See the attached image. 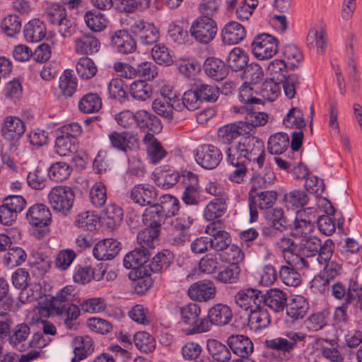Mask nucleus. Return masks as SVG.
<instances>
[{
  "label": "nucleus",
  "mask_w": 362,
  "mask_h": 362,
  "mask_svg": "<svg viewBox=\"0 0 362 362\" xmlns=\"http://www.w3.org/2000/svg\"><path fill=\"white\" fill-rule=\"evenodd\" d=\"M84 21L87 27L94 32H100L104 30L108 23L106 16L95 10H90L86 12Z\"/></svg>",
  "instance_id": "obj_46"
},
{
  "label": "nucleus",
  "mask_w": 362,
  "mask_h": 362,
  "mask_svg": "<svg viewBox=\"0 0 362 362\" xmlns=\"http://www.w3.org/2000/svg\"><path fill=\"white\" fill-rule=\"evenodd\" d=\"M28 222L36 226H47L51 220L49 209L44 204H35L30 207L26 214Z\"/></svg>",
  "instance_id": "obj_25"
},
{
  "label": "nucleus",
  "mask_w": 362,
  "mask_h": 362,
  "mask_svg": "<svg viewBox=\"0 0 362 362\" xmlns=\"http://www.w3.org/2000/svg\"><path fill=\"white\" fill-rule=\"evenodd\" d=\"M143 141L146 146L148 158L151 163L157 164L165 157L167 154L166 151L153 134H146Z\"/></svg>",
  "instance_id": "obj_29"
},
{
  "label": "nucleus",
  "mask_w": 362,
  "mask_h": 362,
  "mask_svg": "<svg viewBox=\"0 0 362 362\" xmlns=\"http://www.w3.org/2000/svg\"><path fill=\"white\" fill-rule=\"evenodd\" d=\"M217 25L211 18L206 16L198 17L190 27L191 35L202 44H208L214 40L217 33Z\"/></svg>",
  "instance_id": "obj_5"
},
{
  "label": "nucleus",
  "mask_w": 362,
  "mask_h": 362,
  "mask_svg": "<svg viewBox=\"0 0 362 362\" xmlns=\"http://www.w3.org/2000/svg\"><path fill=\"white\" fill-rule=\"evenodd\" d=\"M287 295L278 288H271L265 293H262V304L268 306L274 312H280L286 305Z\"/></svg>",
  "instance_id": "obj_23"
},
{
  "label": "nucleus",
  "mask_w": 362,
  "mask_h": 362,
  "mask_svg": "<svg viewBox=\"0 0 362 362\" xmlns=\"http://www.w3.org/2000/svg\"><path fill=\"white\" fill-rule=\"evenodd\" d=\"M120 249L119 242L115 239L106 238L95 245L93 255L98 260L112 259L119 253Z\"/></svg>",
  "instance_id": "obj_16"
},
{
  "label": "nucleus",
  "mask_w": 362,
  "mask_h": 362,
  "mask_svg": "<svg viewBox=\"0 0 362 362\" xmlns=\"http://www.w3.org/2000/svg\"><path fill=\"white\" fill-rule=\"evenodd\" d=\"M80 313V308L74 304L60 307L59 310H54V315L59 317L66 328L74 330L78 328L79 323L76 322V320Z\"/></svg>",
  "instance_id": "obj_31"
},
{
  "label": "nucleus",
  "mask_w": 362,
  "mask_h": 362,
  "mask_svg": "<svg viewBox=\"0 0 362 362\" xmlns=\"http://www.w3.org/2000/svg\"><path fill=\"white\" fill-rule=\"evenodd\" d=\"M74 297V288L71 286H66L62 288L55 296L49 298L51 304L54 310H59L60 307H64L68 305H73L71 301Z\"/></svg>",
  "instance_id": "obj_52"
},
{
  "label": "nucleus",
  "mask_w": 362,
  "mask_h": 362,
  "mask_svg": "<svg viewBox=\"0 0 362 362\" xmlns=\"http://www.w3.org/2000/svg\"><path fill=\"white\" fill-rule=\"evenodd\" d=\"M216 287L210 281H200L191 285L188 289L189 296L195 300L206 301L216 296Z\"/></svg>",
  "instance_id": "obj_21"
},
{
  "label": "nucleus",
  "mask_w": 362,
  "mask_h": 362,
  "mask_svg": "<svg viewBox=\"0 0 362 362\" xmlns=\"http://www.w3.org/2000/svg\"><path fill=\"white\" fill-rule=\"evenodd\" d=\"M238 141L243 149L241 152L245 153L247 160L256 165L259 169H262L264 165L266 157L262 140L247 133L240 137Z\"/></svg>",
  "instance_id": "obj_3"
},
{
  "label": "nucleus",
  "mask_w": 362,
  "mask_h": 362,
  "mask_svg": "<svg viewBox=\"0 0 362 362\" xmlns=\"http://www.w3.org/2000/svg\"><path fill=\"white\" fill-rule=\"evenodd\" d=\"M131 31L136 35L143 45H152L159 38V33L153 24L144 20H137L131 25Z\"/></svg>",
  "instance_id": "obj_12"
},
{
  "label": "nucleus",
  "mask_w": 362,
  "mask_h": 362,
  "mask_svg": "<svg viewBox=\"0 0 362 362\" xmlns=\"http://www.w3.org/2000/svg\"><path fill=\"white\" fill-rule=\"evenodd\" d=\"M307 42L309 46L316 47L318 54H322L325 52L327 42L325 31L322 29L310 30L307 37Z\"/></svg>",
  "instance_id": "obj_61"
},
{
  "label": "nucleus",
  "mask_w": 362,
  "mask_h": 362,
  "mask_svg": "<svg viewBox=\"0 0 362 362\" xmlns=\"http://www.w3.org/2000/svg\"><path fill=\"white\" fill-rule=\"evenodd\" d=\"M10 322L9 333L7 336V339L9 344L19 351L24 350V342L28 338L30 334V328L26 323H20L11 328L13 320L10 317H6L4 320L0 322Z\"/></svg>",
  "instance_id": "obj_13"
},
{
  "label": "nucleus",
  "mask_w": 362,
  "mask_h": 362,
  "mask_svg": "<svg viewBox=\"0 0 362 362\" xmlns=\"http://www.w3.org/2000/svg\"><path fill=\"white\" fill-rule=\"evenodd\" d=\"M150 256L149 251L146 249L136 248L128 252L123 259V265L126 269L136 270L141 267L146 269L147 260Z\"/></svg>",
  "instance_id": "obj_26"
},
{
  "label": "nucleus",
  "mask_w": 362,
  "mask_h": 362,
  "mask_svg": "<svg viewBox=\"0 0 362 362\" xmlns=\"http://www.w3.org/2000/svg\"><path fill=\"white\" fill-rule=\"evenodd\" d=\"M77 87L76 78L73 76L71 71L65 70L60 76L59 88L62 96L69 98L72 96Z\"/></svg>",
  "instance_id": "obj_57"
},
{
  "label": "nucleus",
  "mask_w": 362,
  "mask_h": 362,
  "mask_svg": "<svg viewBox=\"0 0 362 362\" xmlns=\"http://www.w3.org/2000/svg\"><path fill=\"white\" fill-rule=\"evenodd\" d=\"M165 218H166L160 213V210L156 204L146 209L143 214V222L144 225L153 229L159 230Z\"/></svg>",
  "instance_id": "obj_49"
},
{
  "label": "nucleus",
  "mask_w": 362,
  "mask_h": 362,
  "mask_svg": "<svg viewBox=\"0 0 362 362\" xmlns=\"http://www.w3.org/2000/svg\"><path fill=\"white\" fill-rule=\"evenodd\" d=\"M99 40L92 34H84L76 38L74 47L77 53L81 54H92L100 49Z\"/></svg>",
  "instance_id": "obj_36"
},
{
  "label": "nucleus",
  "mask_w": 362,
  "mask_h": 362,
  "mask_svg": "<svg viewBox=\"0 0 362 362\" xmlns=\"http://www.w3.org/2000/svg\"><path fill=\"white\" fill-rule=\"evenodd\" d=\"M25 132V125L23 120L15 116H6L1 126L2 137L11 142L18 141Z\"/></svg>",
  "instance_id": "obj_11"
},
{
  "label": "nucleus",
  "mask_w": 362,
  "mask_h": 362,
  "mask_svg": "<svg viewBox=\"0 0 362 362\" xmlns=\"http://www.w3.org/2000/svg\"><path fill=\"white\" fill-rule=\"evenodd\" d=\"M284 200L288 208H298L306 205L309 202V197L304 191L295 189L285 194Z\"/></svg>",
  "instance_id": "obj_59"
},
{
  "label": "nucleus",
  "mask_w": 362,
  "mask_h": 362,
  "mask_svg": "<svg viewBox=\"0 0 362 362\" xmlns=\"http://www.w3.org/2000/svg\"><path fill=\"white\" fill-rule=\"evenodd\" d=\"M226 197H218L211 200L205 207L204 216L207 221H214L223 215L226 211Z\"/></svg>",
  "instance_id": "obj_44"
},
{
  "label": "nucleus",
  "mask_w": 362,
  "mask_h": 362,
  "mask_svg": "<svg viewBox=\"0 0 362 362\" xmlns=\"http://www.w3.org/2000/svg\"><path fill=\"white\" fill-rule=\"evenodd\" d=\"M247 133V126L242 121H238L220 127L218 130V138L221 143L231 145L238 137H242Z\"/></svg>",
  "instance_id": "obj_15"
},
{
  "label": "nucleus",
  "mask_w": 362,
  "mask_h": 362,
  "mask_svg": "<svg viewBox=\"0 0 362 362\" xmlns=\"http://www.w3.org/2000/svg\"><path fill=\"white\" fill-rule=\"evenodd\" d=\"M112 46L120 53H132L136 45L133 37L126 30H118L111 37Z\"/></svg>",
  "instance_id": "obj_30"
},
{
  "label": "nucleus",
  "mask_w": 362,
  "mask_h": 362,
  "mask_svg": "<svg viewBox=\"0 0 362 362\" xmlns=\"http://www.w3.org/2000/svg\"><path fill=\"white\" fill-rule=\"evenodd\" d=\"M173 259V254L169 250H165L156 255L148 264H146V269L149 273H161L166 270Z\"/></svg>",
  "instance_id": "obj_41"
},
{
  "label": "nucleus",
  "mask_w": 362,
  "mask_h": 362,
  "mask_svg": "<svg viewBox=\"0 0 362 362\" xmlns=\"http://www.w3.org/2000/svg\"><path fill=\"white\" fill-rule=\"evenodd\" d=\"M298 65L291 62L290 65H287L286 62L282 59H274L269 62L267 68V74L270 76L272 81L276 82L283 81L287 74V70H294Z\"/></svg>",
  "instance_id": "obj_35"
},
{
  "label": "nucleus",
  "mask_w": 362,
  "mask_h": 362,
  "mask_svg": "<svg viewBox=\"0 0 362 362\" xmlns=\"http://www.w3.org/2000/svg\"><path fill=\"white\" fill-rule=\"evenodd\" d=\"M308 303L305 299L300 296L291 300L286 307V314L293 320L302 319L308 310Z\"/></svg>",
  "instance_id": "obj_42"
},
{
  "label": "nucleus",
  "mask_w": 362,
  "mask_h": 362,
  "mask_svg": "<svg viewBox=\"0 0 362 362\" xmlns=\"http://www.w3.org/2000/svg\"><path fill=\"white\" fill-rule=\"evenodd\" d=\"M354 300V296L351 293L346 296L344 302L341 305L335 308L333 315L334 324L339 329H344L349 323V316L347 315V308Z\"/></svg>",
  "instance_id": "obj_55"
},
{
  "label": "nucleus",
  "mask_w": 362,
  "mask_h": 362,
  "mask_svg": "<svg viewBox=\"0 0 362 362\" xmlns=\"http://www.w3.org/2000/svg\"><path fill=\"white\" fill-rule=\"evenodd\" d=\"M152 109L159 116L171 121L174 118V111L181 110V103L175 100L156 98L152 103Z\"/></svg>",
  "instance_id": "obj_33"
},
{
  "label": "nucleus",
  "mask_w": 362,
  "mask_h": 362,
  "mask_svg": "<svg viewBox=\"0 0 362 362\" xmlns=\"http://www.w3.org/2000/svg\"><path fill=\"white\" fill-rule=\"evenodd\" d=\"M181 183L183 185L181 197L182 202L187 205H198L201 202L202 194L198 175L185 170L182 171Z\"/></svg>",
  "instance_id": "obj_6"
},
{
  "label": "nucleus",
  "mask_w": 362,
  "mask_h": 362,
  "mask_svg": "<svg viewBox=\"0 0 362 362\" xmlns=\"http://www.w3.org/2000/svg\"><path fill=\"white\" fill-rule=\"evenodd\" d=\"M76 70L82 79H89L96 74L98 69L91 59L81 57L76 64Z\"/></svg>",
  "instance_id": "obj_58"
},
{
  "label": "nucleus",
  "mask_w": 362,
  "mask_h": 362,
  "mask_svg": "<svg viewBox=\"0 0 362 362\" xmlns=\"http://www.w3.org/2000/svg\"><path fill=\"white\" fill-rule=\"evenodd\" d=\"M245 35V28L235 21L226 23L221 30L222 41L227 45H236L241 42Z\"/></svg>",
  "instance_id": "obj_24"
},
{
  "label": "nucleus",
  "mask_w": 362,
  "mask_h": 362,
  "mask_svg": "<svg viewBox=\"0 0 362 362\" xmlns=\"http://www.w3.org/2000/svg\"><path fill=\"white\" fill-rule=\"evenodd\" d=\"M233 317V313L229 306L218 303L211 307L205 318L208 319L209 329L211 326H224L228 325Z\"/></svg>",
  "instance_id": "obj_19"
},
{
  "label": "nucleus",
  "mask_w": 362,
  "mask_h": 362,
  "mask_svg": "<svg viewBox=\"0 0 362 362\" xmlns=\"http://www.w3.org/2000/svg\"><path fill=\"white\" fill-rule=\"evenodd\" d=\"M109 139L112 147L124 152L136 148L139 145L137 136L131 132H113Z\"/></svg>",
  "instance_id": "obj_17"
},
{
  "label": "nucleus",
  "mask_w": 362,
  "mask_h": 362,
  "mask_svg": "<svg viewBox=\"0 0 362 362\" xmlns=\"http://www.w3.org/2000/svg\"><path fill=\"white\" fill-rule=\"evenodd\" d=\"M78 107L83 113H95L102 107V99L98 93H88L79 100Z\"/></svg>",
  "instance_id": "obj_40"
},
{
  "label": "nucleus",
  "mask_w": 362,
  "mask_h": 362,
  "mask_svg": "<svg viewBox=\"0 0 362 362\" xmlns=\"http://www.w3.org/2000/svg\"><path fill=\"white\" fill-rule=\"evenodd\" d=\"M23 32L28 42H39L45 36V26L42 21L35 19L25 25Z\"/></svg>",
  "instance_id": "obj_43"
},
{
  "label": "nucleus",
  "mask_w": 362,
  "mask_h": 362,
  "mask_svg": "<svg viewBox=\"0 0 362 362\" xmlns=\"http://www.w3.org/2000/svg\"><path fill=\"white\" fill-rule=\"evenodd\" d=\"M328 206H325V215L320 216L317 218V226L320 231L325 235H331L336 230L334 222L335 209L329 202H327Z\"/></svg>",
  "instance_id": "obj_38"
},
{
  "label": "nucleus",
  "mask_w": 362,
  "mask_h": 362,
  "mask_svg": "<svg viewBox=\"0 0 362 362\" xmlns=\"http://www.w3.org/2000/svg\"><path fill=\"white\" fill-rule=\"evenodd\" d=\"M275 178L274 174L272 172L267 173L264 177H255L252 180V186L249 192V202L254 205L255 207H258L261 210L268 209L272 206L276 200V193L274 191H259L257 190L256 185L257 181H262L265 185L267 179L269 182H271Z\"/></svg>",
  "instance_id": "obj_2"
},
{
  "label": "nucleus",
  "mask_w": 362,
  "mask_h": 362,
  "mask_svg": "<svg viewBox=\"0 0 362 362\" xmlns=\"http://www.w3.org/2000/svg\"><path fill=\"white\" fill-rule=\"evenodd\" d=\"M220 253L211 252L205 255L199 262V271L207 274L216 273L220 265Z\"/></svg>",
  "instance_id": "obj_54"
},
{
  "label": "nucleus",
  "mask_w": 362,
  "mask_h": 362,
  "mask_svg": "<svg viewBox=\"0 0 362 362\" xmlns=\"http://www.w3.org/2000/svg\"><path fill=\"white\" fill-rule=\"evenodd\" d=\"M261 305L251 309L248 317L249 326L255 330L266 328L271 322L267 310Z\"/></svg>",
  "instance_id": "obj_37"
},
{
  "label": "nucleus",
  "mask_w": 362,
  "mask_h": 362,
  "mask_svg": "<svg viewBox=\"0 0 362 362\" xmlns=\"http://www.w3.org/2000/svg\"><path fill=\"white\" fill-rule=\"evenodd\" d=\"M26 258L27 255L21 247H13L4 255V262L7 267H15L24 262Z\"/></svg>",
  "instance_id": "obj_64"
},
{
  "label": "nucleus",
  "mask_w": 362,
  "mask_h": 362,
  "mask_svg": "<svg viewBox=\"0 0 362 362\" xmlns=\"http://www.w3.org/2000/svg\"><path fill=\"white\" fill-rule=\"evenodd\" d=\"M196 161L203 168L212 170L221 163L223 155L221 150L215 146L204 144L197 150Z\"/></svg>",
  "instance_id": "obj_9"
},
{
  "label": "nucleus",
  "mask_w": 362,
  "mask_h": 362,
  "mask_svg": "<svg viewBox=\"0 0 362 362\" xmlns=\"http://www.w3.org/2000/svg\"><path fill=\"white\" fill-rule=\"evenodd\" d=\"M289 146V136L286 133H276L272 135L267 143V149L271 154L283 153Z\"/></svg>",
  "instance_id": "obj_47"
},
{
  "label": "nucleus",
  "mask_w": 362,
  "mask_h": 362,
  "mask_svg": "<svg viewBox=\"0 0 362 362\" xmlns=\"http://www.w3.org/2000/svg\"><path fill=\"white\" fill-rule=\"evenodd\" d=\"M122 216L123 211L119 206L110 204L103 210L102 218L105 226L113 230L120 225Z\"/></svg>",
  "instance_id": "obj_39"
},
{
  "label": "nucleus",
  "mask_w": 362,
  "mask_h": 362,
  "mask_svg": "<svg viewBox=\"0 0 362 362\" xmlns=\"http://www.w3.org/2000/svg\"><path fill=\"white\" fill-rule=\"evenodd\" d=\"M72 346L74 348V356L72 362L80 361L94 350L93 341L89 336H78L72 341Z\"/></svg>",
  "instance_id": "obj_32"
},
{
  "label": "nucleus",
  "mask_w": 362,
  "mask_h": 362,
  "mask_svg": "<svg viewBox=\"0 0 362 362\" xmlns=\"http://www.w3.org/2000/svg\"><path fill=\"white\" fill-rule=\"evenodd\" d=\"M227 344L233 352L241 358H247L253 351L252 341L244 335H231L228 338Z\"/></svg>",
  "instance_id": "obj_28"
},
{
  "label": "nucleus",
  "mask_w": 362,
  "mask_h": 362,
  "mask_svg": "<svg viewBox=\"0 0 362 362\" xmlns=\"http://www.w3.org/2000/svg\"><path fill=\"white\" fill-rule=\"evenodd\" d=\"M207 349L212 358L218 362H227L230 359L228 348L216 339L208 340Z\"/></svg>",
  "instance_id": "obj_50"
},
{
  "label": "nucleus",
  "mask_w": 362,
  "mask_h": 362,
  "mask_svg": "<svg viewBox=\"0 0 362 362\" xmlns=\"http://www.w3.org/2000/svg\"><path fill=\"white\" fill-rule=\"evenodd\" d=\"M180 322L185 327L187 334H194L206 332L209 330V324L207 318H199L201 314L200 306L194 303H190L180 308Z\"/></svg>",
  "instance_id": "obj_1"
},
{
  "label": "nucleus",
  "mask_w": 362,
  "mask_h": 362,
  "mask_svg": "<svg viewBox=\"0 0 362 362\" xmlns=\"http://www.w3.org/2000/svg\"><path fill=\"white\" fill-rule=\"evenodd\" d=\"M221 228V223L220 221L212 222L209 224L205 231L211 237H209L211 249L216 252H223L230 244V238L228 232L223 230Z\"/></svg>",
  "instance_id": "obj_10"
},
{
  "label": "nucleus",
  "mask_w": 362,
  "mask_h": 362,
  "mask_svg": "<svg viewBox=\"0 0 362 362\" xmlns=\"http://www.w3.org/2000/svg\"><path fill=\"white\" fill-rule=\"evenodd\" d=\"M325 264L323 274L315 276L312 282V286L322 293L329 289V281L337 276L341 269V265L334 261L328 262Z\"/></svg>",
  "instance_id": "obj_20"
},
{
  "label": "nucleus",
  "mask_w": 362,
  "mask_h": 362,
  "mask_svg": "<svg viewBox=\"0 0 362 362\" xmlns=\"http://www.w3.org/2000/svg\"><path fill=\"white\" fill-rule=\"evenodd\" d=\"M320 249V239L315 235H310L306 238L300 240L297 252L299 255L305 257L315 256Z\"/></svg>",
  "instance_id": "obj_48"
},
{
  "label": "nucleus",
  "mask_w": 362,
  "mask_h": 362,
  "mask_svg": "<svg viewBox=\"0 0 362 362\" xmlns=\"http://www.w3.org/2000/svg\"><path fill=\"white\" fill-rule=\"evenodd\" d=\"M156 204L160 213L166 218L175 216L180 209L179 200L170 194L163 195L160 198V202Z\"/></svg>",
  "instance_id": "obj_45"
},
{
  "label": "nucleus",
  "mask_w": 362,
  "mask_h": 362,
  "mask_svg": "<svg viewBox=\"0 0 362 362\" xmlns=\"http://www.w3.org/2000/svg\"><path fill=\"white\" fill-rule=\"evenodd\" d=\"M129 92L135 100L145 101L151 98L153 88L145 80H139L134 81L130 85Z\"/></svg>",
  "instance_id": "obj_51"
},
{
  "label": "nucleus",
  "mask_w": 362,
  "mask_h": 362,
  "mask_svg": "<svg viewBox=\"0 0 362 362\" xmlns=\"http://www.w3.org/2000/svg\"><path fill=\"white\" fill-rule=\"evenodd\" d=\"M159 230L151 228L141 230L137 235V242L140 245V249L154 248V241L158 238Z\"/></svg>",
  "instance_id": "obj_62"
},
{
  "label": "nucleus",
  "mask_w": 362,
  "mask_h": 362,
  "mask_svg": "<svg viewBox=\"0 0 362 362\" xmlns=\"http://www.w3.org/2000/svg\"><path fill=\"white\" fill-rule=\"evenodd\" d=\"M125 84L121 78H112L108 84L110 97L120 103L126 101L127 93L125 90Z\"/></svg>",
  "instance_id": "obj_63"
},
{
  "label": "nucleus",
  "mask_w": 362,
  "mask_h": 362,
  "mask_svg": "<svg viewBox=\"0 0 362 362\" xmlns=\"http://www.w3.org/2000/svg\"><path fill=\"white\" fill-rule=\"evenodd\" d=\"M248 62V57L243 50L235 47L230 51L228 56V66L233 71H238L246 67Z\"/></svg>",
  "instance_id": "obj_56"
},
{
  "label": "nucleus",
  "mask_w": 362,
  "mask_h": 362,
  "mask_svg": "<svg viewBox=\"0 0 362 362\" xmlns=\"http://www.w3.org/2000/svg\"><path fill=\"white\" fill-rule=\"evenodd\" d=\"M128 276L132 281V286L135 293L138 294H143L147 291L153 284L152 279L151 278V273L148 269L144 267H141L139 269L131 271Z\"/></svg>",
  "instance_id": "obj_22"
},
{
  "label": "nucleus",
  "mask_w": 362,
  "mask_h": 362,
  "mask_svg": "<svg viewBox=\"0 0 362 362\" xmlns=\"http://www.w3.org/2000/svg\"><path fill=\"white\" fill-rule=\"evenodd\" d=\"M285 336L286 337H280L266 340L265 346L277 351H282L285 354H290L296 348L297 344L303 341L305 338V334L301 332H288Z\"/></svg>",
  "instance_id": "obj_8"
},
{
  "label": "nucleus",
  "mask_w": 362,
  "mask_h": 362,
  "mask_svg": "<svg viewBox=\"0 0 362 362\" xmlns=\"http://www.w3.org/2000/svg\"><path fill=\"white\" fill-rule=\"evenodd\" d=\"M235 303L244 310H251L262 305V291L252 288L240 290L234 297Z\"/></svg>",
  "instance_id": "obj_14"
},
{
  "label": "nucleus",
  "mask_w": 362,
  "mask_h": 362,
  "mask_svg": "<svg viewBox=\"0 0 362 362\" xmlns=\"http://www.w3.org/2000/svg\"><path fill=\"white\" fill-rule=\"evenodd\" d=\"M203 68L206 74L216 81H221L228 75V69L225 63L218 58H207Z\"/></svg>",
  "instance_id": "obj_34"
},
{
  "label": "nucleus",
  "mask_w": 362,
  "mask_h": 362,
  "mask_svg": "<svg viewBox=\"0 0 362 362\" xmlns=\"http://www.w3.org/2000/svg\"><path fill=\"white\" fill-rule=\"evenodd\" d=\"M251 47L253 54L257 59H269L278 52V41L274 36L263 33L255 37Z\"/></svg>",
  "instance_id": "obj_7"
},
{
  "label": "nucleus",
  "mask_w": 362,
  "mask_h": 362,
  "mask_svg": "<svg viewBox=\"0 0 362 362\" xmlns=\"http://www.w3.org/2000/svg\"><path fill=\"white\" fill-rule=\"evenodd\" d=\"M330 312L323 309L310 315L305 321L306 327L313 332H317L324 328L328 323Z\"/></svg>",
  "instance_id": "obj_53"
},
{
  "label": "nucleus",
  "mask_w": 362,
  "mask_h": 362,
  "mask_svg": "<svg viewBox=\"0 0 362 362\" xmlns=\"http://www.w3.org/2000/svg\"><path fill=\"white\" fill-rule=\"evenodd\" d=\"M75 198L72 188L59 185L53 187L48 194L49 204L52 209L66 214L71 209Z\"/></svg>",
  "instance_id": "obj_4"
},
{
  "label": "nucleus",
  "mask_w": 362,
  "mask_h": 362,
  "mask_svg": "<svg viewBox=\"0 0 362 362\" xmlns=\"http://www.w3.org/2000/svg\"><path fill=\"white\" fill-rule=\"evenodd\" d=\"M130 198L141 206H151L156 204L157 193L153 187L137 185L132 189Z\"/></svg>",
  "instance_id": "obj_18"
},
{
  "label": "nucleus",
  "mask_w": 362,
  "mask_h": 362,
  "mask_svg": "<svg viewBox=\"0 0 362 362\" xmlns=\"http://www.w3.org/2000/svg\"><path fill=\"white\" fill-rule=\"evenodd\" d=\"M135 123L144 131L151 132L153 134L160 131V121L156 115L146 110H140L135 112Z\"/></svg>",
  "instance_id": "obj_27"
},
{
  "label": "nucleus",
  "mask_w": 362,
  "mask_h": 362,
  "mask_svg": "<svg viewBox=\"0 0 362 362\" xmlns=\"http://www.w3.org/2000/svg\"><path fill=\"white\" fill-rule=\"evenodd\" d=\"M71 171V168L66 163L57 162L50 166L48 175L55 182H63L70 176Z\"/></svg>",
  "instance_id": "obj_60"
}]
</instances>
